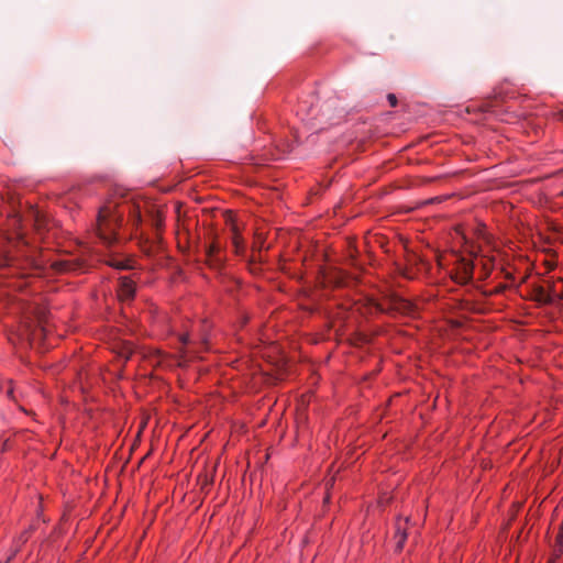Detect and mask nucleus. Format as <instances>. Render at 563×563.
Instances as JSON below:
<instances>
[{"label": "nucleus", "mask_w": 563, "mask_h": 563, "mask_svg": "<svg viewBox=\"0 0 563 563\" xmlns=\"http://www.w3.org/2000/svg\"><path fill=\"white\" fill-rule=\"evenodd\" d=\"M134 283L129 277L119 279L118 296L120 300H131L134 297Z\"/></svg>", "instance_id": "obj_4"}, {"label": "nucleus", "mask_w": 563, "mask_h": 563, "mask_svg": "<svg viewBox=\"0 0 563 563\" xmlns=\"http://www.w3.org/2000/svg\"><path fill=\"white\" fill-rule=\"evenodd\" d=\"M233 243L236 249V252H239L241 241H240V236L238 235L236 232L234 233V236H233Z\"/></svg>", "instance_id": "obj_16"}, {"label": "nucleus", "mask_w": 563, "mask_h": 563, "mask_svg": "<svg viewBox=\"0 0 563 563\" xmlns=\"http://www.w3.org/2000/svg\"><path fill=\"white\" fill-rule=\"evenodd\" d=\"M120 223L121 214L117 211V206L109 203L100 208L96 230L104 244L111 245L117 240Z\"/></svg>", "instance_id": "obj_1"}, {"label": "nucleus", "mask_w": 563, "mask_h": 563, "mask_svg": "<svg viewBox=\"0 0 563 563\" xmlns=\"http://www.w3.org/2000/svg\"><path fill=\"white\" fill-rule=\"evenodd\" d=\"M130 221L134 227H139L142 223L141 211L137 207L129 205Z\"/></svg>", "instance_id": "obj_6"}, {"label": "nucleus", "mask_w": 563, "mask_h": 563, "mask_svg": "<svg viewBox=\"0 0 563 563\" xmlns=\"http://www.w3.org/2000/svg\"><path fill=\"white\" fill-rule=\"evenodd\" d=\"M549 563H553L552 561H550Z\"/></svg>", "instance_id": "obj_25"}, {"label": "nucleus", "mask_w": 563, "mask_h": 563, "mask_svg": "<svg viewBox=\"0 0 563 563\" xmlns=\"http://www.w3.org/2000/svg\"><path fill=\"white\" fill-rule=\"evenodd\" d=\"M483 268L485 271V277L489 275L490 271H492V264L489 263H483Z\"/></svg>", "instance_id": "obj_17"}, {"label": "nucleus", "mask_w": 563, "mask_h": 563, "mask_svg": "<svg viewBox=\"0 0 563 563\" xmlns=\"http://www.w3.org/2000/svg\"><path fill=\"white\" fill-rule=\"evenodd\" d=\"M16 552H18V550H15V551H14V552H13V553L8 558V560L5 561V563H9V562L12 560V558L15 555V553H16Z\"/></svg>", "instance_id": "obj_22"}, {"label": "nucleus", "mask_w": 563, "mask_h": 563, "mask_svg": "<svg viewBox=\"0 0 563 563\" xmlns=\"http://www.w3.org/2000/svg\"><path fill=\"white\" fill-rule=\"evenodd\" d=\"M474 266L473 262L462 258L456 268L454 280L459 284L470 283L473 279Z\"/></svg>", "instance_id": "obj_3"}, {"label": "nucleus", "mask_w": 563, "mask_h": 563, "mask_svg": "<svg viewBox=\"0 0 563 563\" xmlns=\"http://www.w3.org/2000/svg\"><path fill=\"white\" fill-rule=\"evenodd\" d=\"M19 540H20V542H22V543H23V542H25V541H26V536H25V534H22V536L20 537V539H19Z\"/></svg>", "instance_id": "obj_23"}, {"label": "nucleus", "mask_w": 563, "mask_h": 563, "mask_svg": "<svg viewBox=\"0 0 563 563\" xmlns=\"http://www.w3.org/2000/svg\"><path fill=\"white\" fill-rule=\"evenodd\" d=\"M29 263L34 269H40V266L33 260H30Z\"/></svg>", "instance_id": "obj_21"}, {"label": "nucleus", "mask_w": 563, "mask_h": 563, "mask_svg": "<svg viewBox=\"0 0 563 563\" xmlns=\"http://www.w3.org/2000/svg\"><path fill=\"white\" fill-rule=\"evenodd\" d=\"M534 299L543 305H548L552 302V297L550 294H548L543 287H538L534 290Z\"/></svg>", "instance_id": "obj_7"}, {"label": "nucleus", "mask_w": 563, "mask_h": 563, "mask_svg": "<svg viewBox=\"0 0 563 563\" xmlns=\"http://www.w3.org/2000/svg\"><path fill=\"white\" fill-rule=\"evenodd\" d=\"M162 217L159 213H156L153 218H152V224L153 227H155L157 230L162 227Z\"/></svg>", "instance_id": "obj_13"}, {"label": "nucleus", "mask_w": 563, "mask_h": 563, "mask_svg": "<svg viewBox=\"0 0 563 563\" xmlns=\"http://www.w3.org/2000/svg\"><path fill=\"white\" fill-rule=\"evenodd\" d=\"M376 306L377 309L380 310L382 312L395 311L400 313H407L410 310V303L397 296L387 297Z\"/></svg>", "instance_id": "obj_2"}, {"label": "nucleus", "mask_w": 563, "mask_h": 563, "mask_svg": "<svg viewBox=\"0 0 563 563\" xmlns=\"http://www.w3.org/2000/svg\"><path fill=\"white\" fill-rule=\"evenodd\" d=\"M221 246L217 242H213L206 249V256L210 265H219L221 260L217 257Z\"/></svg>", "instance_id": "obj_5"}, {"label": "nucleus", "mask_w": 563, "mask_h": 563, "mask_svg": "<svg viewBox=\"0 0 563 563\" xmlns=\"http://www.w3.org/2000/svg\"><path fill=\"white\" fill-rule=\"evenodd\" d=\"M157 247V245L155 243H152L148 247H144V252H146L147 254H151L154 252V250Z\"/></svg>", "instance_id": "obj_18"}, {"label": "nucleus", "mask_w": 563, "mask_h": 563, "mask_svg": "<svg viewBox=\"0 0 563 563\" xmlns=\"http://www.w3.org/2000/svg\"><path fill=\"white\" fill-rule=\"evenodd\" d=\"M397 544L396 550L401 551L407 539L406 528L401 527L400 522L397 525L396 536Z\"/></svg>", "instance_id": "obj_8"}, {"label": "nucleus", "mask_w": 563, "mask_h": 563, "mask_svg": "<svg viewBox=\"0 0 563 563\" xmlns=\"http://www.w3.org/2000/svg\"><path fill=\"white\" fill-rule=\"evenodd\" d=\"M133 354V347L131 344H126L123 346L121 356H123L125 360L130 358V356Z\"/></svg>", "instance_id": "obj_11"}, {"label": "nucleus", "mask_w": 563, "mask_h": 563, "mask_svg": "<svg viewBox=\"0 0 563 563\" xmlns=\"http://www.w3.org/2000/svg\"><path fill=\"white\" fill-rule=\"evenodd\" d=\"M54 267L57 271L66 272V271H76L79 268V264L70 261H62L54 264Z\"/></svg>", "instance_id": "obj_9"}, {"label": "nucleus", "mask_w": 563, "mask_h": 563, "mask_svg": "<svg viewBox=\"0 0 563 563\" xmlns=\"http://www.w3.org/2000/svg\"><path fill=\"white\" fill-rule=\"evenodd\" d=\"M110 265L118 268V269H128V268H131V266L128 264L126 261H121V260H112L110 262Z\"/></svg>", "instance_id": "obj_10"}, {"label": "nucleus", "mask_w": 563, "mask_h": 563, "mask_svg": "<svg viewBox=\"0 0 563 563\" xmlns=\"http://www.w3.org/2000/svg\"><path fill=\"white\" fill-rule=\"evenodd\" d=\"M504 289H505V286H498V287H496V288H495V290H494V291H492L490 294H499V292H501Z\"/></svg>", "instance_id": "obj_20"}, {"label": "nucleus", "mask_w": 563, "mask_h": 563, "mask_svg": "<svg viewBox=\"0 0 563 563\" xmlns=\"http://www.w3.org/2000/svg\"><path fill=\"white\" fill-rule=\"evenodd\" d=\"M555 542L556 547L559 548V552L561 553L563 548V531H559Z\"/></svg>", "instance_id": "obj_14"}, {"label": "nucleus", "mask_w": 563, "mask_h": 563, "mask_svg": "<svg viewBox=\"0 0 563 563\" xmlns=\"http://www.w3.org/2000/svg\"><path fill=\"white\" fill-rule=\"evenodd\" d=\"M388 101H389V104L391 107H395L397 104V98L395 95L393 93H389L388 97H387Z\"/></svg>", "instance_id": "obj_15"}, {"label": "nucleus", "mask_w": 563, "mask_h": 563, "mask_svg": "<svg viewBox=\"0 0 563 563\" xmlns=\"http://www.w3.org/2000/svg\"><path fill=\"white\" fill-rule=\"evenodd\" d=\"M183 344H187L189 342V338L187 334H184L179 338Z\"/></svg>", "instance_id": "obj_19"}, {"label": "nucleus", "mask_w": 563, "mask_h": 563, "mask_svg": "<svg viewBox=\"0 0 563 563\" xmlns=\"http://www.w3.org/2000/svg\"><path fill=\"white\" fill-rule=\"evenodd\" d=\"M560 531H563V522L561 523Z\"/></svg>", "instance_id": "obj_24"}, {"label": "nucleus", "mask_w": 563, "mask_h": 563, "mask_svg": "<svg viewBox=\"0 0 563 563\" xmlns=\"http://www.w3.org/2000/svg\"><path fill=\"white\" fill-rule=\"evenodd\" d=\"M1 265L3 266H13L14 265V258L10 255H4L1 260Z\"/></svg>", "instance_id": "obj_12"}]
</instances>
